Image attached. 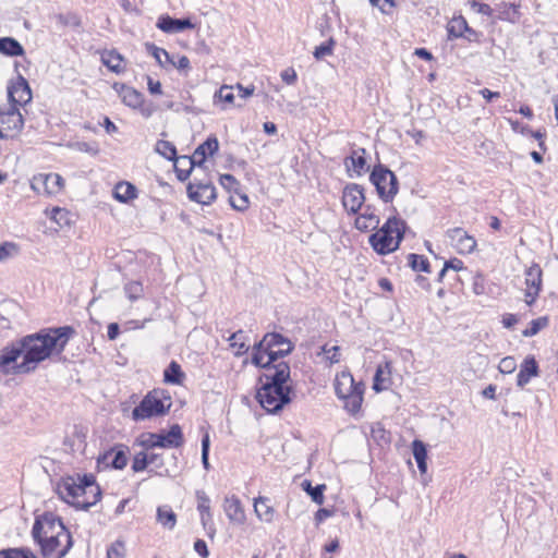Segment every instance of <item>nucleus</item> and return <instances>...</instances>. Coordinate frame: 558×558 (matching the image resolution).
<instances>
[{"label": "nucleus", "mask_w": 558, "mask_h": 558, "mask_svg": "<svg viewBox=\"0 0 558 558\" xmlns=\"http://www.w3.org/2000/svg\"><path fill=\"white\" fill-rule=\"evenodd\" d=\"M113 88L122 99V102L131 108L137 109L144 102V95L133 87L116 83Z\"/></svg>", "instance_id": "nucleus-24"}, {"label": "nucleus", "mask_w": 558, "mask_h": 558, "mask_svg": "<svg viewBox=\"0 0 558 558\" xmlns=\"http://www.w3.org/2000/svg\"><path fill=\"white\" fill-rule=\"evenodd\" d=\"M19 253V246L13 242L0 244V262L7 260Z\"/></svg>", "instance_id": "nucleus-47"}, {"label": "nucleus", "mask_w": 558, "mask_h": 558, "mask_svg": "<svg viewBox=\"0 0 558 558\" xmlns=\"http://www.w3.org/2000/svg\"><path fill=\"white\" fill-rule=\"evenodd\" d=\"M113 196L121 203H128L137 196V189L130 182H119L113 190Z\"/></svg>", "instance_id": "nucleus-29"}, {"label": "nucleus", "mask_w": 558, "mask_h": 558, "mask_svg": "<svg viewBox=\"0 0 558 558\" xmlns=\"http://www.w3.org/2000/svg\"><path fill=\"white\" fill-rule=\"evenodd\" d=\"M148 465V453L140 451L134 456L131 468L133 472L138 473L145 471Z\"/></svg>", "instance_id": "nucleus-46"}, {"label": "nucleus", "mask_w": 558, "mask_h": 558, "mask_svg": "<svg viewBox=\"0 0 558 558\" xmlns=\"http://www.w3.org/2000/svg\"><path fill=\"white\" fill-rule=\"evenodd\" d=\"M542 268L538 264L534 263L532 264L526 270H525V284L527 287V290L525 292V296H532V300H527L526 304L532 305L534 301L536 300L541 288H542Z\"/></svg>", "instance_id": "nucleus-21"}, {"label": "nucleus", "mask_w": 558, "mask_h": 558, "mask_svg": "<svg viewBox=\"0 0 558 558\" xmlns=\"http://www.w3.org/2000/svg\"><path fill=\"white\" fill-rule=\"evenodd\" d=\"M0 558H37L28 548H5L0 550Z\"/></svg>", "instance_id": "nucleus-41"}, {"label": "nucleus", "mask_w": 558, "mask_h": 558, "mask_svg": "<svg viewBox=\"0 0 558 558\" xmlns=\"http://www.w3.org/2000/svg\"><path fill=\"white\" fill-rule=\"evenodd\" d=\"M215 97H218L221 101L227 104H232L234 100L232 87L228 85L221 86L220 89L215 94Z\"/></svg>", "instance_id": "nucleus-54"}, {"label": "nucleus", "mask_w": 558, "mask_h": 558, "mask_svg": "<svg viewBox=\"0 0 558 558\" xmlns=\"http://www.w3.org/2000/svg\"><path fill=\"white\" fill-rule=\"evenodd\" d=\"M293 348L292 342L281 333L268 332L254 344L252 363L266 369L267 366L290 354Z\"/></svg>", "instance_id": "nucleus-3"}, {"label": "nucleus", "mask_w": 558, "mask_h": 558, "mask_svg": "<svg viewBox=\"0 0 558 558\" xmlns=\"http://www.w3.org/2000/svg\"><path fill=\"white\" fill-rule=\"evenodd\" d=\"M157 521L166 529L173 530L177 524V515L169 506L157 508Z\"/></svg>", "instance_id": "nucleus-33"}, {"label": "nucleus", "mask_w": 558, "mask_h": 558, "mask_svg": "<svg viewBox=\"0 0 558 558\" xmlns=\"http://www.w3.org/2000/svg\"><path fill=\"white\" fill-rule=\"evenodd\" d=\"M156 26L165 33L174 34L185 29H192L195 25L189 17L175 19L170 15H161L158 19Z\"/></svg>", "instance_id": "nucleus-22"}, {"label": "nucleus", "mask_w": 558, "mask_h": 558, "mask_svg": "<svg viewBox=\"0 0 558 558\" xmlns=\"http://www.w3.org/2000/svg\"><path fill=\"white\" fill-rule=\"evenodd\" d=\"M323 351L331 364L338 363L340 361V348L338 345H332L329 348L327 344H325L323 347Z\"/></svg>", "instance_id": "nucleus-57"}, {"label": "nucleus", "mask_w": 558, "mask_h": 558, "mask_svg": "<svg viewBox=\"0 0 558 558\" xmlns=\"http://www.w3.org/2000/svg\"><path fill=\"white\" fill-rule=\"evenodd\" d=\"M25 351L22 338L9 343L0 351V371L5 374H17L14 367L19 365L17 359H24Z\"/></svg>", "instance_id": "nucleus-13"}, {"label": "nucleus", "mask_w": 558, "mask_h": 558, "mask_svg": "<svg viewBox=\"0 0 558 558\" xmlns=\"http://www.w3.org/2000/svg\"><path fill=\"white\" fill-rule=\"evenodd\" d=\"M73 147L80 151L89 153L92 155H96L98 153V148L95 143L92 144L87 142H76L73 144Z\"/></svg>", "instance_id": "nucleus-59"}, {"label": "nucleus", "mask_w": 558, "mask_h": 558, "mask_svg": "<svg viewBox=\"0 0 558 558\" xmlns=\"http://www.w3.org/2000/svg\"><path fill=\"white\" fill-rule=\"evenodd\" d=\"M145 48H146V51L151 54L157 63L160 65V66H165V62L162 60V57H165V61L167 62L168 60H170V54L167 50H165L163 48H159L157 47L155 44L153 43H146L145 44Z\"/></svg>", "instance_id": "nucleus-43"}, {"label": "nucleus", "mask_w": 558, "mask_h": 558, "mask_svg": "<svg viewBox=\"0 0 558 558\" xmlns=\"http://www.w3.org/2000/svg\"><path fill=\"white\" fill-rule=\"evenodd\" d=\"M181 156L174 160V171L179 181L184 182L191 175V172L195 166L186 167L183 162H179Z\"/></svg>", "instance_id": "nucleus-48"}, {"label": "nucleus", "mask_w": 558, "mask_h": 558, "mask_svg": "<svg viewBox=\"0 0 558 558\" xmlns=\"http://www.w3.org/2000/svg\"><path fill=\"white\" fill-rule=\"evenodd\" d=\"M446 236L460 254H471L476 247L475 239L460 227L448 229Z\"/></svg>", "instance_id": "nucleus-18"}, {"label": "nucleus", "mask_w": 558, "mask_h": 558, "mask_svg": "<svg viewBox=\"0 0 558 558\" xmlns=\"http://www.w3.org/2000/svg\"><path fill=\"white\" fill-rule=\"evenodd\" d=\"M366 150L357 148L352 150L351 155L344 159V165L348 170L352 168L357 175H361L366 167Z\"/></svg>", "instance_id": "nucleus-28"}, {"label": "nucleus", "mask_w": 558, "mask_h": 558, "mask_svg": "<svg viewBox=\"0 0 558 558\" xmlns=\"http://www.w3.org/2000/svg\"><path fill=\"white\" fill-rule=\"evenodd\" d=\"M380 218L376 213L373 205H365L364 213L359 215L355 219V228L362 232L376 230L379 226Z\"/></svg>", "instance_id": "nucleus-23"}, {"label": "nucleus", "mask_w": 558, "mask_h": 558, "mask_svg": "<svg viewBox=\"0 0 558 558\" xmlns=\"http://www.w3.org/2000/svg\"><path fill=\"white\" fill-rule=\"evenodd\" d=\"M219 149V142L216 135H209L204 143L198 145L191 157L181 156L179 162H183L184 166L202 167L206 160L207 154L213 156Z\"/></svg>", "instance_id": "nucleus-14"}, {"label": "nucleus", "mask_w": 558, "mask_h": 558, "mask_svg": "<svg viewBox=\"0 0 558 558\" xmlns=\"http://www.w3.org/2000/svg\"><path fill=\"white\" fill-rule=\"evenodd\" d=\"M57 533L71 534L63 524L60 517L53 512H45L37 515L32 529L34 541H39L40 536L53 535Z\"/></svg>", "instance_id": "nucleus-11"}, {"label": "nucleus", "mask_w": 558, "mask_h": 558, "mask_svg": "<svg viewBox=\"0 0 558 558\" xmlns=\"http://www.w3.org/2000/svg\"><path fill=\"white\" fill-rule=\"evenodd\" d=\"M290 379V366L287 362H279L266 367V373L259 376V385L269 384L270 386L289 387L287 381Z\"/></svg>", "instance_id": "nucleus-17"}, {"label": "nucleus", "mask_w": 558, "mask_h": 558, "mask_svg": "<svg viewBox=\"0 0 558 558\" xmlns=\"http://www.w3.org/2000/svg\"><path fill=\"white\" fill-rule=\"evenodd\" d=\"M302 487L315 504L322 505L324 502V490L326 488L324 484L312 486L311 482L305 480Z\"/></svg>", "instance_id": "nucleus-39"}, {"label": "nucleus", "mask_w": 558, "mask_h": 558, "mask_svg": "<svg viewBox=\"0 0 558 558\" xmlns=\"http://www.w3.org/2000/svg\"><path fill=\"white\" fill-rule=\"evenodd\" d=\"M172 407L171 395L168 390L155 388L148 391L132 411V420L141 422L166 415Z\"/></svg>", "instance_id": "nucleus-5"}, {"label": "nucleus", "mask_w": 558, "mask_h": 558, "mask_svg": "<svg viewBox=\"0 0 558 558\" xmlns=\"http://www.w3.org/2000/svg\"><path fill=\"white\" fill-rule=\"evenodd\" d=\"M292 391L291 387L262 384L257 389L256 399L268 413L276 414L291 402Z\"/></svg>", "instance_id": "nucleus-8"}, {"label": "nucleus", "mask_w": 558, "mask_h": 558, "mask_svg": "<svg viewBox=\"0 0 558 558\" xmlns=\"http://www.w3.org/2000/svg\"><path fill=\"white\" fill-rule=\"evenodd\" d=\"M449 269H452L456 271L466 270V268L463 266V262L459 258H451V259L445 262V270H449Z\"/></svg>", "instance_id": "nucleus-64"}, {"label": "nucleus", "mask_w": 558, "mask_h": 558, "mask_svg": "<svg viewBox=\"0 0 558 558\" xmlns=\"http://www.w3.org/2000/svg\"><path fill=\"white\" fill-rule=\"evenodd\" d=\"M46 173H38L33 177L31 180V187L33 191H35L38 194H46V181L45 180Z\"/></svg>", "instance_id": "nucleus-51"}, {"label": "nucleus", "mask_w": 558, "mask_h": 558, "mask_svg": "<svg viewBox=\"0 0 558 558\" xmlns=\"http://www.w3.org/2000/svg\"><path fill=\"white\" fill-rule=\"evenodd\" d=\"M390 362H385V365H378L377 369L374 375V383H373V389L376 392L381 391L385 387L383 386V383L386 380L384 377V374L387 373V375H390Z\"/></svg>", "instance_id": "nucleus-40"}, {"label": "nucleus", "mask_w": 558, "mask_h": 558, "mask_svg": "<svg viewBox=\"0 0 558 558\" xmlns=\"http://www.w3.org/2000/svg\"><path fill=\"white\" fill-rule=\"evenodd\" d=\"M220 184L228 191L238 190L240 185L239 181L229 173L220 175Z\"/></svg>", "instance_id": "nucleus-56"}, {"label": "nucleus", "mask_w": 558, "mask_h": 558, "mask_svg": "<svg viewBox=\"0 0 558 558\" xmlns=\"http://www.w3.org/2000/svg\"><path fill=\"white\" fill-rule=\"evenodd\" d=\"M185 374L182 372L178 362L171 361L167 368L163 371V381L172 385H181Z\"/></svg>", "instance_id": "nucleus-32"}, {"label": "nucleus", "mask_w": 558, "mask_h": 558, "mask_svg": "<svg viewBox=\"0 0 558 558\" xmlns=\"http://www.w3.org/2000/svg\"><path fill=\"white\" fill-rule=\"evenodd\" d=\"M517 368L514 357L506 356L499 363V371L504 374H511Z\"/></svg>", "instance_id": "nucleus-55"}, {"label": "nucleus", "mask_w": 558, "mask_h": 558, "mask_svg": "<svg viewBox=\"0 0 558 558\" xmlns=\"http://www.w3.org/2000/svg\"><path fill=\"white\" fill-rule=\"evenodd\" d=\"M124 291L131 301H135L140 299L143 293V286L138 281H131L125 284Z\"/></svg>", "instance_id": "nucleus-49"}, {"label": "nucleus", "mask_w": 558, "mask_h": 558, "mask_svg": "<svg viewBox=\"0 0 558 558\" xmlns=\"http://www.w3.org/2000/svg\"><path fill=\"white\" fill-rule=\"evenodd\" d=\"M0 53L9 57L24 56L25 50L23 46L13 37L0 38Z\"/></svg>", "instance_id": "nucleus-30"}, {"label": "nucleus", "mask_w": 558, "mask_h": 558, "mask_svg": "<svg viewBox=\"0 0 558 558\" xmlns=\"http://www.w3.org/2000/svg\"><path fill=\"white\" fill-rule=\"evenodd\" d=\"M191 201L209 205L216 199V187L210 182H190L186 187Z\"/></svg>", "instance_id": "nucleus-20"}, {"label": "nucleus", "mask_w": 558, "mask_h": 558, "mask_svg": "<svg viewBox=\"0 0 558 558\" xmlns=\"http://www.w3.org/2000/svg\"><path fill=\"white\" fill-rule=\"evenodd\" d=\"M412 453L415 461L427 460V448L426 445L418 439L413 440L412 442Z\"/></svg>", "instance_id": "nucleus-50"}, {"label": "nucleus", "mask_w": 558, "mask_h": 558, "mask_svg": "<svg viewBox=\"0 0 558 558\" xmlns=\"http://www.w3.org/2000/svg\"><path fill=\"white\" fill-rule=\"evenodd\" d=\"M76 333L72 326L47 327L22 337L25 355L14 368L15 373H32L53 355H61Z\"/></svg>", "instance_id": "nucleus-1"}, {"label": "nucleus", "mask_w": 558, "mask_h": 558, "mask_svg": "<svg viewBox=\"0 0 558 558\" xmlns=\"http://www.w3.org/2000/svg\"><path fill=\"white\" fill-rule=\"evenodd\" d=\"M281 78L288 85H293L298 80V75L293 68H288L281 72Z\"/></svg>", "instance_id": "nucleus-61"}, {"label": "nucleus", "mask_w": 558, "mask_h": 558, "mask_svg": "<svg viewBox=\"0 0 558 558\" xmlns=\"http://www.w3.org/2000/svg\"><path fill=\"white\" fill-rule=\"evenodd\" d=\"M57 493L66 504L81 510H88L101 498V489L93 474L62 478Z\"/></svg>", "instance_id": "nucleus-2"}, {"label": "nucleus", "mask_w": 558, "mask_h": 558, "mask_svg": "<svg viewBox=\"0 0 558 558\" xmlns=\"http://www.w3.org/2000/svg\"><path fill=\"white\" fill-rule=\"evenodd\" d=\"M35 542L40 546L44 558H64L73 546L71 534L40 536V539Z\"/></svg>", "instance_id": "nucleus-10"}, {"label": "nucleus", "mask_w": 558, "mask_h": 558, "mask_svg": "<svg viewBox=\"0 0 558 558\" xmlns=\"http://www.w3.org/2000/svg\"><path fill=\"white\" fill-rule=\"evenodd\" d=\"M22 128L23 117L17 107L10 104L0 107V138H11Z\"/></svg>", "instance_id": "nucleus-12"}, {"label": "nucleus", "mask_w": 558, "mask_h": 558, "mask_svg": "<svg viewBox=\"0 0 558 558\" xmlns=\"http://www.w3.org/2000/svg\"><path fill=\"white\" fill-rule=\"evenodd\" d=\"M270 500L267 497H258L254 502V510L256 515L265 522H271L274 520L275 510L270 506Z\"/></svg>", "instance_id": "nucleus-31"}, {"label": "nucleus", "mask_w": 558, "mask_h": 558, "mask_svg": "<svg viewBox=\"0 0 558 558\" xmlns=\"http://www.w3.org/2000/svg\"><path fill=\"white\" fill-rule=\"evenodd\" d=\"M196 498H197V510L199 512L210 511V499L204 490H197Z\"/></svg>", "instance_id": "nucleus-53"}, {"label": "nucleus", "mask_w": 558, "mask_h": 558, "mask_svg": "<svg viewBox=\"0 0 558 558\" xmlns=\"http://www.w3.org/2000/svg\"><path fill=\"white\" fill-rule=\"evenodd\" d=\"M369 181L375 186L378 197L384 203H391L399 192L397 175L383 163L373 167Z\"/></svg>", "instance_id": "nucleus-7"}, {"label": "nucleus", "mask_w": 558, "mask_h": 558, "mask_svg": "<svg viewBox=\"0 0 558 558\" xmlns=\"http://www.w3.org/2000/svg\"><path fill=\"white\" fill-rule=\"evenodd\" d=\"M167 62L171 63L172 66L180 71H185L190 69V59L186 56H178L177 60H174V57L170 56V60H168Z\"/></svg>", "instance_id": "nucleus-58"}, {"label": "nucleus", "mask_w": 558, "mask_h": 558, "mask_svg": "<svg viewBox=\"0 0 558 558\" xmlns=\"http://www.w3.org/2000/svg\"><path fill=\"white\" fill-rule=\"evenodd\" d=\"M9 104L15 107L26 105L32 100V90L28 82L21 74L15 83L8 86Z\"/></svg>", "instance_id": "nucleus-19"}, {"label": "nucleus", "mask_w": 558, "mask_h": 558, "mask_svg": "<svg viewBox=\"0 0 558 558\" xmlns=\"http://www.w3.org/2000/svg\"><path fill=\"white\" fill-rule=\"evenodd\" d=\"M246 339L247 337L243 330H238L228 338L230 347L236 349V355H242L248 351L250 347L246 344Z\"/></svg>", "instance_id": "nucleus-34"}, {"label": "nucleus", "mask_w": 558, "mask_h": 558, "mask_svg": "<svg viewBox=\"0 0 558 558\" xmlns=\"http://www.w3.org/2000/svg\"><path fill=\"white\" fill-rule=\"evenodd\" d=\"M335 45H336L335 39L329 38L327 41L323 43L322 45H319L315 48V50L313 52L314 58L317 60H320L326 56H331Z\"/></svg>", "instance_id": "nucleus-45"}, {"label": "nucleus", "mask_w": 558, "mask_h": 558, "mask_svg": "<svg viewBox=\"0 0 558 558\" xmlns=\"http://www.w3.org/2000/svg\"><path fill=\"white\" fill-rule=\"evenodd\" d=\"M129 447L122 444L116 445L106 450L97 459L98 466L122 470L128 464Z\"/></svg>", "instance_id": "nucleus-15"}, {"label": "nucleus", "mask_w": 558, "mask_h": 558, "mask_svg": "<svg viewBox=\"0 0 558 558\" xmlns=\"http://www.w3.org/2000/svg\"><path fill=\"white\" fill-rule=\"evenodd\" d=\"M68 211L63 208H59V207H56L52 209V215H51V218L57 222L59 223L60 226H62V221L64 220V223H68V220L65 219L66 216H68Z\"/></svg>", "instance_id": "nucleus-63"}, {"label": "nucleus", "mask_w": 558, "mask_h": 558, "mask_svg": "<svg viewBox=\"0 0 558 558\" xmlns=\"http://www.w3.org/2000/svg\"><path fill=\"white\" fill-rule=\"evenodd\" d=\"M124 553H125L124 543L121 541H116L108 548L107 558H122V557H124Z\"/></svg>", "instance_id": "nucleus-52"}, {"label": "nucleus", "mask_w": 558, "mask_h": 558, "mask_svg": "<svg viewBox=\"0 0 558 558\" xmlns=\"http://www.w3.org/2000/svg\"><path fill=\"white\" fill-rule=\"evenodd\" d=\"M448 38H460L463 37L464 34H474L477 35V32L469 27L465 19L463 16L453 17L447 26Z\"/></svg>", "instance_id": "nucleus-27"}, {"label": "nucleus", "mask_w": 558, "mask_h": 558, "mask_svg": "<svg viewBox=\"0 0 558 558\" xmlns=\"http://www.w3.org/2000/svg\"><path fill=\"white\" fill-rule=\"evenodd\" d=\"M473 292L476 295L485 293V279L482 275L477 274L473 277Z\"/></svg>", "instance_id": "nucleus-60"}, {"label": "nucleus", "mask_w": 558, "mask_h": 558, "mask_svg": "<svg viewBox=\"0 0 558 558\" xmlns=\"http://www.w3.org/2000/svg\"><path fill=\"white\" fill-rule=\"evenodd\" d=\"M364 187L357 183H349L342 192V205L349 214H357L365 202Z\"/></svg>", "instance_id": "nucleus-16"}, {"label": "nucleus", "mask_w": 558, "mask_h": 558, "mask_svg": "<svg viewBox=\"0 0 558 558\" xmlns=\"http://www.w3.org/2000/svg\"><path fill=\"white\" fill-rule=\"evenodd\" d=\"M407 223L397 216L389 217L377 231L368 238V243L378 255L397 251L404 239Z\"/></svg>", "instance_id": "nucleus-4"}, {"label": "nucleus", "mask_w": 558, "mask_h": 558, "mask_svg": "<svg viewBox=\"0 0 558 558\" xmlns=\"http://www.w3.org/2000/svg\"><path fill=\"white\" fill-rule=\"evenodd\" d=\"M46 181V194L47 195H53L61 191L64 180L63 178L58 173H46L45 174Z\"/></svg>", "instance_id": "nucleus-38"}, {"label": "nucleus", "mask_w": 558, "mask_h": 558, "mask_svg": "<svg viewBox=\"0 0 558 558\" xmlns=\"http://www.w3.org/2000/svg\"><path fill=\"white\" fill-rule=\"evenodd\" d=\"M184 444V436L179 424L170 426L168 432L147 433L142 436L140 445L145 449L180 448Z\"/></svg>", "instance_id": "nucleus-9"}, {"label": "nucleus", "mask_w": 558, "mask_h": 558, "mask_svg": "<svg viewBox=\"0 0 558 558\" xmlns=\"http://www.w3.org/2000/svg\"><path fill=\"white\" fill-rule=\"evenodd\" d=\"M539 374V367L534 356L529 355L524 359L520 365V371L517 375V385L523 388L527 385L532 377H536Z\"/></svg>", "instance_id": "nucleus-25"}, {"label": "nucleus", "mask_w": 558, "mask_h": 558, "mask_svg": "<svg viewBox=\"0 0 558 558\" xmlns=\"http://www.w3.org/2000/svg\"><path fill=\"white\" fill-rule=\"evenodd\" d=\"M549 324V319L547 316H542L536 319L531 320L530 327L522 331L523 337H533L537 335L542 329L547 327Z\"/></svg>", "instance_id": "nucleus-42"}, {"label": "nucleus", "mask_w": 558, "mask_h": 558, "mask_svg": "<svg viewBox=\"0 0 558 558\" xmlns=\"http://www.w3.org/2000/svg\"><path fill=\"white\" fill-rule=\"evenodd\" d=\"M371 437L379 446L388 445L390 442V434L380 422L372 424Z\"/></svg>", "instance_id": "nucleus-35"}, {"label": "nucleus", "mask_w": 558, "mask_h": 558, "mask_svg": "<svg viewBox=\"0 0 558 558\" xmlns=\"http://www.w3.org/2000/svg\"><path fill=\"white\" fill-rule=\"evenodd\" d=\"M194 550L202 557L207 558L209 556V550L207 548V544L204 539H196L194 542Z\"/></svg>", "instance_id": "nucleus-62"}, {"label": "nucleus", "mask_w": 558, "mask_h": 558, "mask_svg": "<svg viewBox=\"0 0 558 558\" xmlns=\"http://www.w3.org/2000/svg\"><path fill=\"white\" fill-rule=\"evenodd\" d=\"M102 61L110 71L114 73H120L122 71L121 62L123 61V58L117 51H110L106 57H102Z\"/></svg>", "instance_id": "nucleus-44"}, {"label": "nucleus", "mask_w": 558, "mask_h": 558, "mask_svg": "<svg viewBox=\"0 0 558 558\" xmlns=\"http://www.w3.org/2000/svg\"><path fill=\"white\" fill-rule=\"evenodd\" d=\"M408 265L414 270V271H423V272H429L430 271V265L426 257L423 255L411 253L407 256Z\"/></svg>", "instance_id": "nucleus-36"}, {"label": "nucleus", "mask_w": 558, "mask_h": 558, "mask_svg": "<svg viewBox=\"0 0 558 558\" xmlns=\"http://www.w3.org/2000/svg\"><path fill=\"white\" fill-rule=\"evenodd\" d=\"M335 391L343 400L344 408L352 414L357 413L362 407L364 385L355 381L350 373L342 372L336 377Z\"/></svg>", "instance_id": "nucleus-6"}, {"label": "nucleus", "mask_w": 558, "mask_h": 558, "mask_svg": "<svg viewBox=\"0 0 558 558\" xmlns=\"http://www.w3.org/2000/svg\"><path fill=\"white\" fill-rule=\"evenodd\" d=\"M223 510L226 515L231 522L241 524L245 520L244 510L242 508L241 501L238 497H226L223 502Z\"/></svg>", "instance_id": "nucleus-26"}, {"label": "nucleus", "mask_w": 558, "mask_h": 558, "mask_svg": "<svg viewBox=\"0 0 558 558\" xmlns=\"http://www.w3.org/2000/svg\"><path fill=\"white\" fill-rule=\"evenodd\" d=\"M155 150L170 161H174L179 158L175 146L168 141L159 140L156 143Z\"/></svg>", "instance_id": "nucleus-37"}]
</instances>
